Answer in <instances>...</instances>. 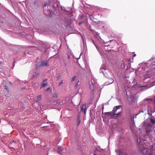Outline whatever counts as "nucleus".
Here are the masks:
<instances>
[{
    "mask_svg": "<svg viewBox=\"0 0 155 155\" xmlns=\"http://www.w3.org/2000/svg\"><path fill=\"white\" fill-rule=\"evenodd\" d=\"M139 140V143H138V140H137V141L138 143V146L139 151L145 155H151L150 150L147 147V146L145 144V143H143V140L140 138Z\"/></svg>",
    "mask_w": 155,
    "mask_h": 155,
    "instance_id": "obj_1",
    "label": "nucleus"
},
{
    "mask_svg": "<svg viewBox=\"0 0 155 155\" xmlns=\"http://www.w3.org/2000/svg\"><path fill=\"white\" fill-rule=\"evenodd\" d=\"M147 62L145 69L147 72L151 71L155 74V57L151 58Z\"/></svg>",
    "mask_w": 155,
    "mask_h": 155,
    "instance_id": "obj_2",
    "label": "nucleus"
},
{
    "mask_svg": "<svg viewBox=\"0 0 155 155\" xmlns=\"http://www.w3.org/2000/svg\"><path fill=\"white\" fill-rule=\"evenodd\" d=\"M121 107V106L119 105L114 107L113 110V112L112 113H113V114L112 115L113 116L116 115V117H118L121 114V112L120 111H118V112H117V111L120 109L119 107Z\"/></svg>",
    "mask_w": 155,
    "mask_h": 155,
    "instance_id": "obj_3",
    "label": "nucleus"
},
{
    "mask_svg": "<svg viewBox=\"0 0 155 155\" xmlns=\"http://www.w3.org/2000/svg\"><path fill=\"white\" fill-rule=\"evenodd\" d=\"M41 64L40 65L39 67L42 66H48L49 65V63L47 61H42L41 62Z\"/></svg>",
    "mask_w": 155,
    "mask_h": 155,
    "instance_id": "obj_4",
    "label": "nucleus"
},
{
    "mask_svg": "<svg viewBox=\"0 0 155 155\" xmlns=\"http://www.w3.org/2000/svg\"><path fill=\"white\" fill-rule=\"evenodd\" d=\"M81 108V111L84 112V114H86L87 108L86 107V105L85 104H83L81 105L80 106Z\"/></svg>",
    "mask_w": 155,
    "mask_h": 155,
    "instance_id": "obj_5",
    "label": "nucleus"
},
{
    "mask_svg": "<svg viewBox=\"0 0 155 155\" xmlns=\"http://www.w3.org/2000/svg\"><path fill=\"white\" fill-rule=\"evenodd\" d=\"M89 84L90 89L91 90H93L94 89V83H93L92 81H90L89 82Z\"/></svg>",
    "mask_w": 155,
    "mask_h": 155,
    "instance_id": "obj_6",
    "label": "nucleus"
},
{
    "mask_svg": "<svg viewBox=\"0 0 155 155\" xmlns=\"http://www.w3.org/2000/svg\"><path fill=\"white\" fill-rule=\"evenodd\" d=\"M114 81V79L111 78H110L108 79V81H107L108 82L107 84H112Z\"/></svg>",
    "mask_w": 155,
    "mask_h": 155,
    "instance_id": "obj_7",
    "label": "nucleus"
},
{
    "mask_svg": "<svg viewBox=\"0 0 155 155\" xmlns=\"http://www.w3.org/2000/svg\"><path fill=\"white\" fill-rule=\"evenodd\" d=\"M41 96L40 95H38L37 96V99L36 101L37 102H39L41 101Z\"/></svg>",
    "mask_w": 155,
    "mask_h": 155,
    "instance_id": "obj_8",
    "label": "nucleus"
},
{
    "mask_svg": "<svg viewBox=\"0 0 155 155\" xmlns=\"http://www.w3.org/2000/svg\"><path fill=\"white\" fill-rule=\"evenodd\" d=\"M48 85L47 83H43L42 84V86L41 87V88H42V87H45Z\"/></svg>",
    "mask_w": 155,
    "mask_h": 155,
    "instance_id": "obj_9",
    "label": "nucleus"
},
{
    "mask_svg": "<svg viewBox=\"0 0 155 155\" xmlns=\"http://www.w3.org/2000/svg\"><path fill=\"white\" fill-rule=\"evenodd\" d=\"M150 120L151 123L153 124L155 123V119H153L152 118H150Z\"/></svg>",
    "mask_w": 155,
    "mask_h": 155,
    "instance_id": "obj_10",
    "label": "nucleus"
},
{
    "mask_svg": "<svg viewBox=\"0 0 155 155\" xmlns=\"http://www.w3.org/2000/svg\"><path fill=\"white\" fill-rule=\"evenodd\" d=\"M125 64L124 63H122L120 66V67H121V68H122V69H124V68H125Z\"/></svg>",
    "mask_w": 155,
    "mask_h": 155,
    "instance_id": "obj_11",
    "label": "nucleus"
},
{
    "mask_svg": "<svg viewBox=\"0 0 155 155\" xmlns=\"http://www.w3.org/2000/svg\"><path fill=\"white\" fill-rule=\"evenodd\" d=\"M62 149H61V148L58 147V153H61V152L62 151Z\"/></svg>",
    "mask_w": 155,
    "mask_h": 155,
    "instance_id": "obj_12",
    "label": "nucleus"
},
{
    "mask_svg": "<svg viewBox=\"0 0 155 155\" xmlns=\"http://www.w3.org/2000/svg\"><path fill=\"white\" fill-rule=\"evenodd\" d=\"M111 113H110V112H105L104 113V114L106 116L107 115H110V114H111Z\"/></svg>",
    "mask_w": 155,
    "mask_h": 155,
    "instance_id": "obj_13",
    "label": "nucleus"
},
{
    "mask_svg": "<svg viewBox=\"0 0 155 155\" xmlns=\"http://www.w3.org/2000/svg\"><path fill=\"white\" fill-rule=\"evenodd\" d=\"M76 76H74V77H72L71 79V81L72 82V81H74L76 79Z\"/></svg>",
    "mask_w": 155,
    "mask_h": 155,
    "instance_id": "obj_14",
    "label": "nucleus"
},
{
    "mask_svg": "<svg viewBox=\"0 0 155 155\" xmlns=\"http://www.w3.org/2000/svg\"><path fill=\"white\" fill-rule=\"evenodd\" d=\"M77 122H78V125H79V124L80 123V120L79 117H78Z\"/></svg>",
    "mask_w": 155,
    "mask_h": 155,
    "instance_id": "obj_15",
    "label": "nucleus"
},
{
    "mask_svg": "<svg viewBox=\"0 0 155 155\" xmlns=\"http://www.w3.org/2000/svg\"><path fill=\"white\" fill-rule=\"evenodd\" d=\"M151 131V130H146V132L147 133H149Z\"/></svg>",
    "mask_w": 155,
    "mask_h": 155,
    "instance_id": "obj_16",
    "label": "nucleus"
},
{
    "mask_svg": "<svg viewBox=\"0 0 155 155\" xmlns=\"http://www.w3.org/2000/svg\"><path fill=\"white\" fill-rule=\"evenodd\" d=\"M5 88L6 90L7 91H8V87L7 86H6V85H5Z\"/></svg>",
    "mask_w": 155,
    "mask_h": 155,
    "instance_id": "obj_17",
    "label": "nucleus"
},
{
    "mask_svg": "<svg viewBox=\"0 0 155 155\" xmlns=\"http://www.w3.org/2000/svg\"><path fill=\"white\" fill-rule=\"evenodd\" d=\"M35 75L36 76H38L39 75H40V74L39 73H35Z\"/></svg>",
    "mask_w": 155,
    "mask_h": 155,
    "instance_id": "obj_18",
    "label": "nucleus"
},
{
    "mask_svg": "<svg viewBox=\"0 0 155 155\" xmlns=\"http://www.w3.org/2000/svg\"><path fill=\"white\" fill-rule=\"evenodd\" d=\"M47 80V79H44L43 80V82H45Z\"/></svg>",
    "mask_w": 155,
    "mask_h": 155,
    "instance_id": "obj_19",
    "label": "nucleus"
},
{
    "mask_svg": "<svg viewBox=\"0 0 155 155\" xmlns=\"http://www.w3.org/2000/svg\"><path fill=\"white\" fill-rule=\"evenodd\" d=\"M63 83V81H61V82H60L59 83V85H61Z\"/></svg>",
    "mask_w": 155,
    "mask_h": 155,
    "instance_id": "obj_20",
    "label": "nucleus"
},
{
    "mask_svg": "<svg viewBox=\"0 0 155 155\" xmlns=\"http://www.w3.org/2000/svg\"><path fill=\"white\" fill-rule=\"evenodd\" d=\"M51 89V88H50V87H48V88L47 89H46V91H47L48 90H49L50 89Z\"/></svg>",
    "mask_w": 155,
    "mask_h": 155,
    "instance_id": "obj_21",
    "label": "nucleus"
},
{
    "mask_svg": "<svg viewBox=\"0 0 155 155\" xmlns=\"http://www.w3.org/2000/svg\"><path fill=\"white\" fill-rule=\"evenodd\" d=\"M37 2H34V5H37Z\"/></svg>",
    "mask_w": 155,
    "mask_h": 155,
    "instance_id": "obj_22",
    "label": "nucleus"
},
{
    "mask_svg": "<svg viewBox=\"0 0 155 155\" xmlns=\"http://www.w3.org/2000/svg\"><path fill=\"white\" fill-rule=\"evenodd\" d=\"M141 112L143 113V110H142V111H140V112H139V113H141Z\"/></svg>",
    "mask_w": 155,
    "mask_h": 155,
    "instance_id": "obj_23",
    "label": "nucleus"
},
{
    "mask_svg": "<svg viewBox=\"0 0 155 155\" xmlns=\"http://www.w3.org/2000/svg\"><path fill=\"white\" fill-rule=\"evenodd\" d=\"M134 117H133V121H134Z\"/></svg>",
    "mask_w": 155,
    "mask_h": 155,
    "instance_id": "obj_24",
    "label": "nucleus"
},
{
    "mask_svg": "<svg viewBox=\"0 0 155 155\" xmlns=\"http://www.w3.org/2000/svg\"><path fill=\"white\" fill-rule=\"evenodd\" d=\"M68 58L69 59V55L68 56Z\"/></svg>",
    "mask_w": 155,
    "mask_h": 155,
    "instance_id": "obj_25",
    "label": "nucleus"
},
{
    "mask_svg": "<svg viewBox=\"0 0 155 155\" xmlns=\"http://www.w3.org/2000/svg\"><path fill=\"white\" fill-rule=\"evenodd\" d=\"M82 23H79V25H80V24H81Z\"/></svg>",
    "mask_w": 155,
    "mask_h": 155,
    "instance_id": "obj_26",
    "label": "nucleus"
},
{
    "mask_svg": "<svg viewBox=\"0 0 155 155\" xmlns=\"http://www.w3.org/2000/svg\"><path fill=\"white\" fill-rule=\"evenodd\" d=\"M77 84H76L75 85V87H76L77 86Z\"/></svg>",
    "mask_w": 155,
    "mask_h": 155,
    "instance_id": "obj_27",
    "label": "nucleus"
}]
</instances>
